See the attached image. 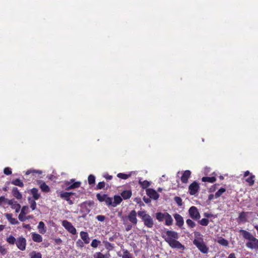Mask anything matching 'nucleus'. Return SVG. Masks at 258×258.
Here are the masks:
<instances>
[{"instance_id":"1","label":"nucleus","mask_w":258,"mask_h":258,"mask_svg":"<svg viewBox=\"0 0 258 258\" xmlns=\"http://www.w3.org/2000/svg\"><path fill=\"white\" fill-rule=\"evenodd\" d=\"M162 237L169 245L173 248L181 249L184 247L183 245L177 240L179 238L178 234L174 231L167 230L165 234L162 235Z\"/></svg>"},{"instance_id":"2","label":"nucleus","mask_w":258,"mask_h":258,"mask_svg":"<svg viewBox=\"0 0 258 258\" xmlns=\"http://www.w3.org/2000/svg\"><path fill=\"white\" fill-rule=\"evenodd\" d=\"M239 232L244 239L248 240L246 243L247 247L252 249L258 248V239L254 237L251 233L243 229H240Z\"/></svg>"},{"instance_id":"3","label":"nucleus","mask_w":258,"mask_h":258,"mask_svg":"<svg viewBox=\"0 0 258 258\" xmlns=\"http://www.w3.org/2000/svg\"><path fill=\"white\" fill-rule=\"evenodd\" d=\"M138 216L141 218L145 227L152 228L154 225V222L153 218L148 214H147L145 211H139L138 212Z\"/></svg>"},{"instance_id":"4","label":"nucleus","mask_w":258,"mask_h":258,"mask_svg":"<svg viewBox=\"0 0 258 258\" xmlns=\"http://www.w3.org/2000/svg\"><path fill=\"white\" fill-rule=\"evenodd\" d=\"M193 244L203 253L206 254L209 251V248L206 244L203 239H194Z\"/></svg>"},{"instance_id":"5","label":"nucleus","mask_w":258,"mask_h":258,"mask_svg":"<svg viewBox=\"0 0 258 258\" xmlns=\"http://www.w3.org/2000/svg\"><path fill=\"white\" fill-rule=\"evenodd\" d=\"M137 215V213L135 210H132L126 217H122V220L124 222L125 219H127L133 225H136L138 223Z\"/></svg>"},{"instance_id":"6","label":"nucleus","mask_w":258,"mask_h":258,"mask_svg":"<svg viewBox=\"0 0 258 258\" xmlns=\"http://www.w3.org/2000/svg\"><path fill=\"white\" fill-rule=\"evenodd\" d=\"M188 214L190 217L195 220H199L201 218L200 214L197 208L195 206H191L189 209Z\"/></svg>"},{"instance_id":"7","label":"nucleus","mask_w":258,"mask_h":258,"mask_svg":"<svg viewBox=\"0 0 258 258\" xmlns=\"http://www.w3.org/2000/svg\"><path fill=\"white\" fill-rule=\"evenodd\" d=\"M97 200L100 202H104L107 206H110L112 204V198L109 197L106 194H97L96 195Z\"/></svg>"},{"instance_id":"8","label":"nucleus","mask_w":258,"mask_h":258,"mask_svg":"<svg viewBox=\"0 0 258 258\" xmlns=\"http://www.w3.org/2000/svg\"><path fill=\"white\" fill-rule=\"evenodd\" d=\"M61 224L62 226H63L64 228L70 233L73 235L77 234L76 228L70 222L67 220H63L62 221Z\"/></svg>"},{"instance_id":"9","label":"nucleus","mask_w":258,"mask_h":258,"mask_svg":"<svg viewBox=\"0 0 258 258\" xmlns=\"http://www.w3.org/2000/svg\"><path fill=\"white\" fill-rule=\"evenodd\" d=\"M16 244L20 250L23 251L26 249V240L22 236L19 237L16 240Z\"/></svg>"},{"instance_id":"10","label":"nucleus","mask_w":258,"mask_h":258,"mask_svg":"<svg viewBox=\"0 0 258 258\" xmlns=\"http://www.w3.org/2000/svg\"><path fill=\"white\" fill-rule=\"evenodd\" d=\"M199 184L196 181L193 182L188 186V191L191 196L195 195L199 191Z\"/></svg>"},{"instance_id":"11","label":"nucleus","mask_w":258,"mask_h":258,"mask_svg":"<svg viewBox=\"0 0 258 258\" xmlns=\"http://www.w3.org/2000/svg\"><path fill=\"white\" fill-rule=\"evenodd\" d=\"M75 193L72 192H63L61 191L59 194L60 197L67 201L68 204L72 205L74 204L73 201L70 199V196L74 195Z\"/></svg>"},{"instance_id":"12","label":"nucleus","mask_w":258,"mask_h":258,"mask_svg":"<svg viewBox=\"0 0 258 258\" xmlns=\"http://www.w3.org/2000/svg\"><path fill=\"white\" fill-rule=\"evenodd\" d=\"M74 181H75L74 179H71V182H67L66 183V185H67V188L66 189V190H68L77 188V187H79L80 186L81 182L79 181L75 182L72 183Z\"/></svg>"},{"instance_id":"13","label":"nucleus","mask_w":258,"mask_h":258,"mask_svg":"<svg viewBox=\"0 0 258 258\" xmlns=\"http://www.w3.org/2000/svg\"><path fill=\"white\" fill-rule=\"evenodd\" d=\"M147 195L150 197V198L154 200H157L159 197V195L157 192L152 188H148L146 190Z\"/></svg>"},{"instance_id":"14","label":"nucleus","mask_w":258,"mask_h":258,"mask_svg":"<svg viewBox=\"0 0 258 258\" xmlns=\"http://www.w3.org/2000/svg\"><path fill=\"white\" fill-rule=\"evenodd\" d=\"M173 216L176 221V225L179 227H181L184 224L183 217L177 213L174 214Z\"/></svg>"},{"instance_id":"15","label":"nucleus","mask_w":258,"mask_h":258,"mask_svg":"<svg viewBox=\"0 0 258 258\" xmlns=\"http://www.w3.org/2000/svg\"><path fill=\"white\" fill-rule=\"evenodd\" d=\"M8 205L11 206V208L15 210L16 213H18L21 209V205L17 203V201H15L14 200H10L8 202Z\"/></svg>"},{"instance_id":"16","label":"nucleus","mask_w":258,"mask_h":258,"mask_svg":"<svg viewBox=\"0 0 258 258\" xmlns=\"http://www.w3.org/2000/svg\"><path fill=\"white\" fill-rule=\"evenodd\" d=\"M247 212H242L239 214V216L237 219V221L238 224H240L241 223H244L247 221Z\"/></svg>"},{"instance_id":"17","label":"nucleus","mask_w":258,"mask_h":258,"mask_svg":"<svg viewBox=\"0 0 258 258\" xmlns=\"http://www.w3.org/2000/svg\"><path fill=\"white\" fill-rule=\"evenodd\" d=\"M191 172L189 170H185L182 173L181 177V182L183 183H186L188 182L189 178L190 177Z\"/></svg>"},{"instance_id":"18","label":"nucleus","mask_w":258,"mask_h":258,"mask_svg":"<svg viewBox=\"0 0 258 258\" xmlns=\"http://www.w3.org/2000/svg\"><path fill=\"white\" fill-rule=\"evenodd\" d=\"M5 216L11 224L16 225L19 223L16 218H13V215L12 214L6 213L5 214Z\"/></svg>"},{"instance_id":"19","label":"nucleus","mask_w":258,"mask_h":258,"mask_svg":"<svg viewBox=\"0 0 258 258\" xmlns=\"http://www.w3.org/2000/svg\"><path fill=\"white\" fill-rule=\"evenodd\" d=\"M81 239L83 240L85 244H88L90 242V239L88 232L81 231L80 233Z\"/></svg>"},{"instance_id":"20","label":"nucleus","mask_w":258,"mask_h":258,"mask_svg":"<svg viewBox=\"0 0 258 258\" xmlns=\"http://www.w3.org/2000/svg\"><path fill=\"white\" fill-rule=\"evenodd\" d=\"M122 201V198L118 195H115L113 198V202L112 201V204L110 206L115 207L117 205L120 204Z\"/></svg>"},{"instance_id":"21","label":"nucleus","mask_w":258,"mask_h":258,"mask_svg":"<svg viewBox=\"0 0 258 258\" xmlns=\"http://www.w3.org/2000/svg\"><path fill=\"white\" fill-rule=\"evenodd\" d=\"M40 188L41 190L44 192H48L50 191L49 187L42 180L39 182Z\"/></svg>"},{"instance_id":"22","label":"nucleus","mask_w":258,"mask_h":258,"mask_svg":"<svg viewBox=\"0 0 258 258\" xmlns=\"http://www.w3.org/2000/svg\"><path fill=\"white\" fill-rule=\"evenodd\" d=\"M13 196L16 198L17 200H21L22 198V195L19 191L18 189L16 187H14L12 188V191Z\"/></svg>"},{"instance_id":"23","label":"nucleus","mask_w":258,"mask_h":258,"mask_svg":"<svg viewBox=\"0 0 258 258\" xmlns=\"http://www.w3.org/2000/svg\"><path fill=\"white\" fill-rule=\"evenodd\" d=\"M32 240L36 242H41L42 241V237L41 235L33 232L31 233Z\"/></svg>"},{"instance_id":"24","label":"nucleus","mask_w":258,"mask_h":258,"mask_svg":"<svg viewBox=\"0 0 258 258\" xmlns=\"http://www.w3.org/2000/svg\"><path fill=\"white\" fill-rule=\"evenodd\" d=\"M132 195V192L131 190H123L121 193V197H122L124 200L129 199Z\"/></svg>"},{"instance_id":"25","label":"nucleus","mask_w":258,"mask_h":258,"mask_svg":"<svg viewBox=\"0 0 258 258\" xmlns=\"http://www.w3.org/2000/svg\"><path fill=\"white\" fill-rule=\"evenodd\" d=\"M165 223L167 226H170L173 224V219L171 216L167 213L165 217Z\"/></svg>"},{"instance_id":"26","label":"nucleus","mask_w":258,"mask_h":258,"mask_svg":"<svg viewBox=\"0 0 258 258\" xmlns=\"http://www.w3.org/2000/svg\"><path fill=\"white\" fill-rule=\"evenodd\" d=\"M167 212L161 213V212H157L156 213V218L159 222H162L164 219H165V217L166 216Z\"/></svg>"},{"instance_id":"27","label":"nucleus","mask_w":258,"mask_h":258,"mask_svg":"<svg viewBox=\"0 0 258 258\" xmlns=\"http://www.w3.org/2000/svg\"><path fill=\"white\" fill-rule=\"evenodd\" d=\"M30 258H42V254L40 252L32 251L29 254Z\"/></svg>"},{"instance_id":"28","label":"nucleus","mask_w":258,"mask_h":258,"mask_svg":"<svg viewBox=\"0 0 258 258\" xmlns=\"http://www.w3.org/2000/svg\"><path fill=\"white\" fill-rule=\"evenodd\" d=\"M31 193L33 196L34 200H38L40 198V194L38 193V190L36 188H33L31 189Z\"/></svg>"},{"instance_id":"29","label":"nucleus","mask_w":258,"mask_h":258,"mask_svg":"<svg viewBox=\"0 0 258 258\" xmlns=\"http://www.w3.org/2000/svg\"><path fill=\"white\" fill-rule=\"evenodd\" d=\"M202 181L203 182H208L209 183H213L216 181V178L215 176L202 177Z\"/></svg>"},{"instance_id":"30","label":"nucleus","mask_w":258,"mask_h":258,"mask_svg":"<svg viewBox=\"0 0 258 258\" xmlns=\"http://www.w3.org/2000/svg\"><path fill=\"white\" fill-rule=\"evenodd\" d=\"M12 184L18 186L19 187H23L24 186V183L19 178L15 179L14 180H13L11 182Z\"/></svg>"},{"instance_id":"31","label":"nucleus","mask_w":258,"mask_h":258,"mask_svg":"<svg viewBox=\"0 0 258 258\" xmlns=\"http://www.w3.org/2000/svg\"><path fill=\"white\" fill-rule=\"evenodd\" d=\"M6 241L9 244L13 245L16 243V239L13 235H10L7 237Z\"/></svg>"},{"instance_id":"32","label":"nucleus","mask_w":258,"mask_h":258,"mask_svg":"<svg viewBox=\"0 0 258 258\" xmlns=\"http://www.w3.org/2000/svg\"><path fill=\"white\" fill-rule=\"evenodd\" d=\"M255 176L251 174L250 176L245 179V181L248 183L249 186H252L254 183Z\"/></svg>"},{"instance_id":"33","label":"nucleus","mask_w":258,"mask_h":258,"mask_svg":"<svg viewBox=\"0 0 258 258\" xmlns=\"http://www.w3.org/2000/svg\"><path fill=\"white\" fill-rule=\"evenodd\" d=\"M139 182L141 186L144 189L147 188L150 185V183L147 180H144L142 181L140 180Z\"/></svg>"},{"instance_id":"34","label":"nucleus","mask_w":258,"mask_h":258,"mask_svg":"<svg viewBox=\"0 0 258 258\" xmlns=\"http://www.w3.org/2000/svg\"><path fill=\"white\" fill-rule=\"evenodd\" d=\"M198 223L202 226H206L209 223V220L207 218H203L201 220H198Z\"/></svg>"},{"instance_id":"35","label":"nucleus","mask_w":258,"mask_h":258,"mask_svg":"<svg viewBox=\"0 0 258 258\" xmlns=\"http://www.w3.org/2000/svg\"><path fill=\"white\" fill-rule=\"evenodd\" d=\"M123 254L122 255V258H133L132 254L130 253V252L127 249H122Z\"/></svg>"},{"instance_id":"36","label":"nucleus","mask_w":258,"mask_h":258,"mask_svg":"<svg viewBox=\"0 0 258 258\" xmlns=\"http://www.w3.org/2000/svg\"><path fill=\"white\" fill-rule=\"evenodd\" d=\"M35 200L32 199L30 198H28L29 203L30 204V208H31L32 210H35L36 208V203L35 201Z\"/></svg>"},{"instance_id":"37","label":"nucleus","mask_w":258,"mask_h":258,"mask_svg":"<svg viewBox=\"0 0 258 258\" xmlns=\"http://www.w3.org/2000/svg\"><path fill=\"white\" fill-rule=\"evenodd\" d=\"M226 191V189L223 187L220 188L215 194V199L219 198Z\"/></svg>"},{"instance_id":"38","label":"nucleus","mask_w":258,"mask_h":258,"mask_svg":"<svg viewBox=\"0 0 258 258\" xmlns=\"http://www.w3.org/2000/svg\"><path fill=\"white\" fill-rule=\"evenodd\" d=\"M131 174H125L123 173H119L117 174V177L122 179H126L131 176Z\"/></svg>"},{"instance_id":"39","label":"nucleus","mask_w":258,"mask_h":258,"mask_svg":"<svg viewBox=\"0 0 258 258\" xmlns=\"http://www.w3.org/2000/svg\"><path fill=\"white\" fill-rule=\"evenodd\" d=\"M218 242L220 244L223 245V246H227L228 245V241L226 239H225V238H222V237H220L218 240Z\"/></svg>"},{"instance_id":"40","label":"nucleus","mask_w":258,"mask_h":258,"mask_svg":"<svg viewBox=\"0 0 258 258\" xmlns=\"http://www.w3.org/2000/svg\"><path fill=\"white\" fill-rule=\"evenodd\" d=\"M103 243L104 244L105 248L108 250H112L114 247L113 244H112L107 241H104Z\"/></svg>"},{"instance_id":"41","label":"nucleus","mask_w":258,"mask_h":258,"mask_svg":"<svg viewBox=\"0 0 258 258\" xmlns=\"http://www.w3.org/2000/svg\"><path fill=\"white\" fill-rule=\"evenodd\" d=\"M25 215H26L25 213H24V211H23L22 213H21L19 214L18 216L19 220L21 222H24L26 221L27 219H29L28 217H26Z\"/></svg>"},{"instance_id":"42","label":"nucleus","mask_w":258,"mask_h":258,"mask_svg":"<svg viewBox=\"0 0 258 258\" xmlns=\"http://www.w3.org/2000/svg\"><path fill=\"white\" fill-rule=\"evenodd\" d=\"M186 223L188 227L192 228L196 226V223L192 220L188 219L186 220Z\"/></svg>"},{"instance_id":"43","label":"nucleus","mask_w":258,"mask_h":258,"mask_svg":"<svg viewBox=\"0 0 258 258\" xmlns=\"http://www.w3.org/2000/svg\"><path fill=\"white\" fill-rule=\"evenodd\" d=\"M100 243V241L96 239H94L92 241L91 246L93 248H96L98 246Z\"/></svg>"},{"instance_id":"44","label":"nucleus","mask_w":258,"mask_h":258,"mask_svg":"<svg viewBox=\"0 0 258 258\" xmlns=\"http://www.w3.org/2000/svg\"><path fill=\"white\" fill-rule=\"evenodd\" d=\"M88 183L90 185L93 184L95 182V177L94 175L90 174L88 176Z\"/></svg>"},{"instance_id":"45","label":"nucleus","mask_w":258,"mask_h":258,"mask_svg":"<svg viewBox=\"0 0 258 258\" xmlns=\"http://www.w3.org/2000/svg\"><path fill=\"white\" fill-rule=\"evenodd\" d=\"M9 201H10V200L6 199L5 196L0 197V206H2L4 204L7 203L8 204Z\"/></svg>"},{"instance_id":"46","label":"nucleus","mask_w":258,"mask_h":258,"mask_svg":"<svg viewBox=\"0 0 258 258\" xmlns=\"http://www.w3.org/2000/svg\"><path fill=\"white\" fill-rule=\"evenodd\" d=\"M174 201L178 206H181L182 205V201L180 197H175L174 198Z\"/></svg>"},{"instance_id":"47","label":"nucleus","mask_w":258,"mask_h":258,"mask_svg":"<svg viewBox=\"0 0 258 258\" xmlns=\"http://www.w3.org/2000/svg\"><path fill=\"white\" fill-rule=\"evenodd\" d=\"M94 258H108L106 255L103 254L101 252H97L94 254Z\"/></svg>"},{"instance_id":"48","label":"nucleus","mask_w":258,"mask_h":258,"mask_svg":"<svg viewBox=\"0 0 258 258\" xmlns=\"http://www.w3.org/2000/svg\"><path fill=\"white\" fill-rule=\"evenodd\" d=\"M105 183L104 181L99 182L95 188L96 189L99 190L105 187Z\"/></svg>"},{"instance_id":"49","label":"nucleus","mask_w":258,"mask_h":258,"mask_svg":"<svg viewBox=\"0 0 258 258\" xmlns=\"http://www.w3.org/2000/svg\"><path fill=\"white\" fill-rule=\"evenodd\" d=\"M84 242L82 241L81 239H78L76 243V246L78 247L83 248L84 246Z\"/></svg>"},{"instance_id":"50","label":"nucleus","mask_w":258,"mask_h":258,"mask_svg":"<svg viewBox=\"0 0 258 258\" xmlns=\"http://www.w3.org/2000/svg\"><path fill=\"white\" fill-rule=\"evenodd\" d=\"M7 249L4 246L0 244V253L3 255H5L7 254Z\"/></svg>"},{"instance_id":"51","label":"nucleus","mask_w":258,"mask_h":258,"mask_svg":"<svg viewBox=\"0 0 258 258\" xmlns=\"http://www.w3.org/2000/svg\"><path fill=\"white\" fill-rule=\"evenodd\" d=\"M4 172L6 175H11L12 174L11 169L9 167H6L4 170Z\"/></svg>"},{"instance_id":"52","label":"nucleus","mask_w":258,"mask_h":258,"mask_svg":"<svg viewBox=\"0 0 258 258\" xmlns=\"http://www.w3.org/2000/svg\"><path fill=\"white\" fill-rule=\"evenodd\" d=\"M194 236L195 237V239H203L201 236H202V235L199 232H198V231H195L194 232Z\"/></svg>"},{"instance_id":"53","label":"nucleus","mask_w":258,"mask_h":258,"mask_svg":"<svg viewBox=\"0 0 258 258\" xmlns=\"http://www.w3.org/2000/svg\"><path fill=\"white\" fill-rule=\"evenodd\" d=\"M96 219L100 222H103L105 219V217L103 215H97L96 217Z\"/></svg>"},{"instance_id":"54","label":"nucleus","mask_w":258,"mask_h":258,"mask_svg":"<svg viewBox=\"0 0 258 258\" xmlns=\"http://www.w3.org/2000/svg\"><path fill=\"white\" fill-rule=\"evenodd\" d=\"M28 207L27 206H23V207L21 209V213H22L23 211H24V213H25L26 214L28 213Z\"/></svg>"},{"instance_id":"55","label":"nucleus","mask_w":258,"mask_h":258,"mask_svg":"<svg viewBox=\"0 0 258 258\" xmlns=\"http://www.w3.org/2000/svg\"><path fill=\"white\" fill-rule=\"evenodd\" d=\"M44 227H45L44 223L42 221H40L38 224V229H44Z\"/></svg>"},{"instance_id":"56","label":"nucleus","mask_w":258,"mask_h":258,"mask_svg":"<svg viewBox=\"0 0 258 258\" xmlns=\"http://www.w3.org/2000/svg\"><path fill=\"white\" fill-rule=\"evenodd\" d=\"M132 225L131 224H127L126 226H125V230L126 231H129L130 230H131L132 229Z\"/></svg>"},{"instance_id":"57","label":"nucleus","mask_w":258,"mask_h":258,"mask_svg":"<svg viewBox=\"0 0 258 258\" xmlns=\"http://www.w3.org/2000/svg\"><path fill=\"white\" fill-rule=\"evenodd\" d=\"M204 215L206 218L214 217L212 214L209 213H204Z\"/></svg>"},{"instance_id":"58","label":"nucleus","mask_w":258,"mask_h":258,"mask_svg":"<svg viewBox=\"0 0 258 258\" xmlns=\"http://www.w3.org/2000/svg\"><path fill=\"white\" fill-rule=\"evenodd\" d=\"M116 235L114 234L112 236H111L109 238V240L110 241H113L116 238Z\"/></svg>"},{"instance_id":"59","label":"nucleus","mask_w":258,"mask_h":258,"mask_svg":"<svg viewBox=\"0 0 258 258\" xmlns=\"http://www.w3.org/2000/svg\"><path fill=\"white\" fill-rule=\"evenodd\" d=\"M227 258H236L235 254L234 253H231L228 256Z\"/></svg>"},{"instance_id":"60","label":"nucleus","mask_w":258,"mask_h":258,"mask_svg":"<svg viewBox=\"0 0 258 258\" xmlns=\"http://www.w3.org/2000/svg\"><path fill=\"white\" fill-rule=\"evenodd\" d=\"M104 177L107 180H111L112 178V176L109 175H105Z\"/></svg>"},{"instance_id":"61","label":"nucleus","mask_w":258,"mask_h":258,"mask_svg":"<svg viewBox=\"0 0 258 258\" xmlns=\"http://www.w3.org/2000/svg\"><path fill=\"white\" fill-rule=\"evenodd\" d=\"M5 228V225H0V232L2 231Z\"/></svg>"},{"instance_id":"62","label":"nucleus","mask_w":258,"mask_h":258,"mask_svg":"<svg viewBox=\"0 0 258 258\" xmlns=\"http://www.w3.org/2000/svg\"><path fill=\"white\" fill-rule=\"evenodd\" d=\"M55 242L57 244H59L61 242V240L60 238H57L55 239Z\"/></svg>"},{"instance_id":"63","label":"nucleus","mask_w":258,"mask_h":258,"mask_svg":"<svg viewBox=\"0 0 258 258\" xmlns=\"http://www.w3.org/2000/svg\"><path fill=\"white\" fill-rule=\"evenodd\" d=\"M143 200L146 203H148L150 202V200L149 199H146L145 198H144Z\"/></svg>"},{"instance_id":"64","label":"nucleus","mask_w":258,"mask_h":258,"mask_svg":"<svg viewBox=\"0 0 258 258\" xmlns=\"http://www.w3.org/2000/svg\"><path fill=\"white\" fill-rule=\"evenodd\" d=\"M250 174V172L249 171H246L244 173V176L246 177Z\"/></svg>"}]
</instances>
